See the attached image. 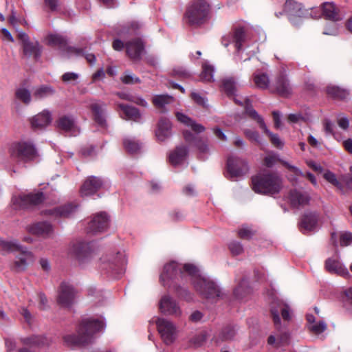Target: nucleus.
<instances>
[{"mask_svg": "<svg viewBox=\"0 0 352 352\" xmlns=\"http://www.w3.org/2000/svg\"><path fill=\"white\" fill-rule=\"evenodd\" d=\"M198 272V269L192 264L182 265L170 262L164 266L161 278L164 280L166 278H174L177 274L182 276L187 274L195 278V287L204 297L212 300L221 297L223 294L217 285L213 281L200 277Z\"/></svg>", "mask_w": 352, "mask_h": 352, "instance_id": "f257e3e1", "label": "nucleus"}, {"mask_svg": "<svg viewBox=\"0 0 352 352\" xmlns=\"http://www.w3.org/2000/svg\"><path fill=\"white\" fill-rule=\"evenodd\" d=\"M104 327L102 321L95 319H85L80 324L77 334L67 335L64 337V341L69 346L82 345L90 343L94 333L101 330Z\"/></svg>", "mask_w": 352, "mask_h": 352, "instance_id": "f03ea898", "label": "nucleus"}, {"mask_svg": "<svg viewBox=\"0 0 352 352\" xmlns=\"http://www.w3.org/2000/svg\"><path fill=\"white\" fill-rule=\"evenodd\" d=\"M282 187V179L276 173H260L252 178V188L256 193L272 195Z\"/></svg>", "mask_w": 352, "mask_h": 352, "instance_id": "7ed1b4c3", "label": "nucleus"}, {"mask_svg": "<svg viewBox=\"0 0 352 352\" xmlns=\"http://www.w3.org/2000/svg\"><path fill=\"white\" fill-rule=\"evenodd\" d=\"M210 14V6L206 0H194L187 7L185 19L190 25L205 23Z\"/></svg>", "mask_w": 352, "mask_h": 352, "instance_id": "20e7f679", "label": "nucleus"}, {"mask_svg": "<svg viewBox=\"0 0 352 352\" xmlns=\"http://www.w3.org/2000/svg\"><path fill=\"white\" fill-rule=\"evenodd\" d=\"M0 251L19 252L14 261V267L18 271L23 270L34 260L32 253L16 241H7L0 239Z\"/></svg>", "mask_w": 352, "mask_h": 352, "instance_id": "39448f33", "label": "nucleus"}, {"mask_svg": "<svg viewBox=\"0 0 352 352\" xmlns=\"http://www.w3.org/2000/svg\"><path fill=\"white\" fill-rule=\"evenodd\" d=\"M9 153L12 158L24 163L32 162L38 157L34 144L26 141L13 143L9 148Z\"/></svg>", "mask_w": 352, "mask_h": 352, "instance_id": "423d86ee", "label": "nucleus"}, {"mask_svg": "<svg viewBox=\"0 0 352 352\" xmlns=\"http://www.w3.org/2000/svg\"><path fill=\"white\" fill-rule=\"evenodd\" d=\"M44 199L43 192L30 193L28 195H14L11 204L14 210L26 209L41 204Z\"/></svg>", "mask_w": 352, "mask_h": 352, "instance_id": "0eeeda50", "label": "nucleus"}, {"mask_svg": "<svg viewBox=\"0 0 352 352\" xmlns=\"http://www.w3.org/2000/svg\"><path fill=\"white\" fill-rule=\"evenodd\" d=\"M155 323L164 342L166 344H172L176 337V328L173 323L164 318H157Z\"/></svg>", "mask_w": 352, "mask_h": 352, "instance_id": "6e6552de", "label": "nucleus"}, {"mask_svg": "<svg viewBox=\"0 0 352 352\" xmlns=\"http://www.w3.org/2000/svg\"><path fill=\"white\" fill-rule=\"evenodd\" d=\"M71 254L75 257L80 265L89 263L93 257L90 245L85 242H77L73 244Z\"/></svg>", "mask_w": 352, "mask_h": 352, "instance_id": "1a4fd4ad", "label": "nucleus"}, {"mask_svg": "<svg viewBox=\"0 0 352 352\" xmlns=\"http://www.w3.org/2000/svg\"><path fill=\"white\" fill-rule=\"evenodd\" d=\"M247 113L250 117L256 120L259 124L261 129L263 130V132L268 135L270 138L271 143L278 148H282L284 146L283 142L280 139V138L276 134H274L270 132L267 126L265 125L263 119L258 114V113L253 109H247Z\"/></svg>", "mask_w": 352, "mask_h": 352, "instance_id": "9d476101", "label": "nucleus"}, {"mask_svg": "<svg viewBox=\"0 0 352 352\" xmlns=\"http://www.w3.org/2000/svg\"><path fill=\"white\" fill-rule=\"evenodd\" d=\"M75 291L69 284L62 283L58 290V303L64 307H70L74 302Z\"/></svg>", "mask_w": 352, "mask_h": 352, "instance_id": "9b49d317", "label": "nucleus"}, {"mask_svg": "<svg viewBox=\"0 0 352 352\" xmlns=\"http://www.w3.org/2000/svg\"><path fill=\"white\" fill-rule=\"evenodd\" d=\"M245 40V34L244 30L243 28H236L232 33L223 36L221 43L226 47H227L230 43H234L235 47L239 51L241 50Z\"/></svg>", "mask_w": 352, "mask_h": 352, "instance_id": "f8f14e48", "label": "nucleus"}, {"mask_svg": "<svg viewBox=\"0 0 352 352\" xmlns=\"http://www.w3.org/2000/svg\"><path fill=\"white\" fill-rule=\"evenodd\" d=\"M109 217L103 212L94 215L87 227L89 232H100L106 230L109 226Z\"/></svg>", "mask_w": 352, "mask_h": 352, "instance_id": "ddd939ff", "label": "nucleus"}, {"mask_svg": "<svg viewBox=\"0 0 352 352\" xmlns=\"http://www.w3.org/2000/svg\"><path fill=\"white\" fill-rule=\"evenodd\" d=\"M160 309L164 314L179 317L182 315L180 307L177 302L169 296H164L160 302Z\"/></svg>", "mask_w": 352, "mask_h": 352, "instance_id": "4468645a", "label": "nucleus"}, {"mask_svg": "<svg viewBox=\"0 0 352 352\" xmlns=\"http://www.w3.org/2000/svg\"><path fill=\"white\" fill-rule=\"evenodd\" d=\"M228 171L231 177H238L245 174L248 170L246 162L230 157L227 162Z\"/></svg>", "mask_w": 352, "mask_h": 352, "instance_id": "2eb2a0df", "label": "nucleus"}, {"mask_svg": "<svg viewBox=\"0 0 352 352\" xmlns=\"http://www.w3.org/2000/svg\"><path fill=\"white\" fill-rule=\"evenodd\" d=\"M223 89L226 94L228 96H233L234 98V102L236 104H239L242 106H245V111L247 112V109H252L250 106V100L248 98H243V100H239L235 98V92L236 91V85L234 79L232 77H228L223 80Z\"/></svg>", "mask_w": 352, "mask_h": 352, "instance_id": "dca6fc26", "label": "nucleus"}, {"mask_svg": "<svg viewBox=\"0 0 352 352\" xmlns=\"http://www.w3.org/2000/svg\"><path fill=\"white\" fill-rule=\"evenodd\" d=\"M103 182L99 177L94 176L89 177L82 184L80 188V193L82 196L91 195L96 193L102 186Z\"/></svg>", "mask_w": 352, "mask_h": 352, "instance_id": "f3484780", "label": "nucleus"}, {"mask_svg": "<svg viewBox=\"0 0 352 352\" xmlns=\"http://www.w3.org/2000/svg\"><path fill=\"white\" fill-rule=\"evenodd\" d=\"M172 124L169 119L161 117L157 124L155 135L160 142H164L171 135Z\"/></svg>", "mask_w": 352, "mask_h": 352, "instance_id": "a211bd4d", "label": "nucleus"}, {"mask_svg": "<svg viewBox=\"0 0 352 352\" xmlns=\"http://www.w3.org/2000/svg\"><path fill=\"white\" fill-rule=\"evenodd\" d=\"M128 56L133 60H138L144 51V43L141 38L132 39L125 44Z\"/></svg>", "mask_w": 352, "mask_h": 352, "instance_id": "6ab92c4d", "label": "nucleus"}, {"mask_svg": "<svg viewBox=\"0 0 352 352\" xmlns=\"http://www.w3.org/2000/svg\"><path fill=\"white\" fill-rule=\"evenodd\" d=\"M278 162H280L283 166L287 168L292 173H294L296 175H302V171L299 168L291 165L286 161L279 159L278 155L272 152L268 153L265 156L263 160V164L267 167H272Z\"/></svg>", "mask_w": 352, "mask_h": 352, "instance_id": "aec40b11", "label": "nucleus"}, {"mask_svg": "<svg viewBox=\"0 0 352 352\" xmlns=\"http://www.w3.org/2000/svg\"><path fill=\"white\" fill-rule=\"evenodd\" d=\"M280 312L281 313V316L284 320H289L290 319L289 307L282 302H276L271 308V314L275 325L280 324Z\"/></svg>", "mask_w": 352, "mask_h": 352, "instance_id": "412c9836", "label": "nucleus"}, {"mask_svg": "<svg viewBox=\"0 0 352 352\" xmlns=\"http://www.w3.org/2000/svg\"><path fill=\"white\" fill-rule=\"evenodd\" d=\"M106 104L102 102L93 101L90 103L89 108L91 109L94 121L99 125L104 126L106 120L104 117V109Z\"/></svg>", "mask_w": 352, "mask_h": 352, "instance_id": "4be33fe9", "label": "nucleus"}, {"mask_svg": "<svg viewBox=\"0 0 352 352\" xmlns=\"http://www.w3.org/2000/svg\"><path fill=\"white\" fill-rule=\"evenodd\" d=\"M51 121L50 113L47 110H44L41 113L33 116L30 119V124L33 129L38 130L46 127Z\"/></svg>", "mask_w": 352, "mask_h": 352, "instance_id": "5701e85b", "label": "nucleus"}, {"mask_svg": "<svg viewBox=\"0 0 352 352\" xmlns=\"http://www.w3.org/2000/svg\"><path fill=\"white\" fill-rule=\"evenodd\" d=\"M276 93L283 97H288L292 94V87L286 76L281 74L277 77L275 84Z\"/></svg>", "mask_w": 352, "mask_h": 352, "instance_id": "b1692460", "label": "nucleus"}, {"mask_svg": "<svg viewBox=\"0 0 352 352\" xmlns=\"http://www.w3.org/2000/svg\"><path fill=\"white\" fill-rule=\"evenodd\" d=\"M323 16L327 19L338 21L342 19L339 8L333 2H324L322 4Z\"/></svg>", "mask_w": 352, "mask_h": 352, "instance_id": "393cba45", "label": "nucleus"}, {"mask_svg": "<svg viewBox=\"0 0 352 352\" xmlns=\"http://www.w3.org/2000/svg\"><path fill=\"white\" fill-rule=\"evenodd\" d=\"M28 230L32 234L47 237L52 234V227L47 222H38L30 226Z\"/></svg>", "mask_w": 352, "mask_h": 352, "instance_id": "a878e982", "label": "nucleus"}, {"mask_svg": "<svg viewBox=\"0 0 352 352\" xmlns=\"http://www.w3.org/2000/svg\"><path fill=\"white\" fill-rule=\"evenodd\" d=\"M188 152V150L186 146L183 145L177 146L175 150L169 153L168 160L170 164L173 166L180 164L186 159Z\"/></svg>", "mask_w": 352, "mask_h": 352, "instance_id": "bb28decb", "label": "nucleus"}, {"mask_svg": "<svg viewBox=\"0 0 352 352\" xmlns=\"http://www.w3.org/2000/svg\"><path fill=\"white\" fill-rule=\"evenodd\" d=\"M236 334V329L233 326H226L223 327L219 333L216 335L212 341L216 344H219L223 342L232 340Z\"/></svg>", "mask_w": 352, "mask_h": 352, "instance_id": "cd10ccee", "label": "nucleus"}, {"mask_svg": "<svg viewBox=\"0 0 352 352\" xmlns=\"http://www.w3.org/2000/svg\"><path fill=\"white\" fill-rule=\"evenodd\" d=\"M307 320L309 331L314 335H319L327 329L326 322L323 320L316 321L312 314L307 315Z\"/></svg>", "mask_w": 352, "mask_h": 352, "instance_id": "c85d7f7f", "label": "nucleus"}, {"mask_svg": "<svg viewBox=\"0 0 352 352\" xmlns=\"http://www.w3.org/2000/svg\"><path fill=\"white\" fill-rule=\"evenodd\" d=\"M173 102V98L168 94L155 95L152 98V103L160 113H165L166 106Z\"/></svg>", "mask_w": 352, "mask_h": 352, "instance_id": "c756f323", "label": "nucleus"}, {"mask_svg": "<svg viewBox=\"0 0 352 352\" xmlns=\"http://www.w3.org/2000/svg\"><path fill=\"white\" fill-rule=\"evenodd\" d=\"M118 107L122 111L124 114V117H122L125 120H133L136 122H140L142 120V115L138 109L123 104H118Z\"/></svg>", "mask_w": 352, "mask_h": 352, "instance_id": "7c9ffc66", "label": "nucleus"}, {"mask_svg": "<svg viewBox=\"0 0 352 352\" xmlns=\"http://www.w3.org/2000/svg\"><path fill=\"white\" fill-rule=\"evenodd\" d=\"M325 267L327 271L334 273L342 276H347L349 273L338 260L328 258L325 262Z\"/></svg>", "mask_w": 352, "mask_h": 352, "instance_id": "2f4dec72", "label": "nucleus"}, {"mask_svg": "<svg viewBox=\"0 0 352 352\" xmlns=\"http://www.w3.org/2000/svg\"><path fill=\"white\" fill-rule=\"evenodd\" d=\"M175 116L179 122L183 123L187 126H190L192 130L197 133H202L206 129L203 125L197 123L195 121L182 113L177 112L175 113Z\"/></svg>", "mask_w": 352, "mask_h": 352, "instance_id": "473e14b6", "label": "nucleus"}, {"mask_svg": "<svg viewBox=\"0 0 352 352\" xmlns=\"http://www.w3.org/2000/svg\"><path fill=\"white\" fill-rule=\"evenodd\" d=\"M289 199L292 206L299 207L308 204L309 197L297 190H292L290 192Z\"/></svg>", "mask_w": 352, "mask_h": 352, "instance_id": "72a5a7b5", "label": "nucleus"}, {"mask_svg": "<svg viewBox=\"0 0 352 352\" xmlns=\"http://www.w3.org/2000/svg\"><path fill=\"white\" fill-rule=\"evenodd\" d=\"M23 342L25 344L41 347L50 345L52 340L43 336H32L23 338Z\"/></svg>", "mask_w": 352, "mask_h": 352, "instance_id": "f704fd0d", "label": "nucleus"}, {"mask_svg": "<svg viewBox=\"0 0 352 352\" xmlns=\"http://www.w3.org/2000/svg\"><path fill=\"white\" fill-rule=\"evenodd\" d=\"M77 206L69 204L50 211L51 215L56 217H68L76 211Z\"/></svg>", "mask_w": 352, "mask_h": 352, "instance_id": "c9c22d12", "label": "nucleus"}, {"mask_svg": "<svg viewBox=\"0 0 352 352\" xmlns=\"http://www.w3.org/2000/svg\"><path fill=\"white\" fill-rule=\"evenodd\" d=\"M318 216L314 212L305 213L300 222V227L305 230H311L316 225Z\"/></svg>", "mask_w": 352, "mask_h": 352, "instance_id": "e433bc0d", "label": "nucleus"}, {"mask_svg": "<svg viewBox=\"0 0 352 352\" xmlns=\"http://www.w3.org/2000/svg\"><path fill=\"white\" fill-rule=\"evenodd\" d=\"M23 53L27 56L37 58L41 54V47L38 42H28L23 45Z\"/></svg>", "mask_w": 352, "mask_h": 352, "instance_id": "4c0bfd02", "label": "nucleus"}, {"mask_svg": "<svg viewBox=\"0 0 352 352\" xmlns=\"http://www.w3.org/2000/svg\"><path fill=\"white\" fill-rule=\"evenodd\" d=\"M289 20L293 21L294 17H309V10L305 9L300 3H295L289 12Z\"/></svg>", "mask_w": 352, "mask_h": 352, "instance_id": "58836bf2", "label": "nucleus"}, {"mask_svg": "<svg viewBox=\"0 0 352 352\" xmlns=\"http://www.w3.org/2000/svg\"><path fill=\"white\" fill-rule=\"evenodd\" d=\"M253 81L258 88L262 89H267L270 85L269 76L263 72H256L253 76Z\"/></svg>", "mask_w": 352, "mask_h": 352, "instance_id": "ea45409f", "label": "nucleus"}, {"mask_svg": "<svg viewBox=\"0 0 352 352\" xmlns=\"http://www.w3.org/2000/svg\"><path fill=\"white\" fill-rule=\"evenodd\" d=\"M327 94L336 99L343 100L349 96V91L339 87L330 85L327 87Z\"/></svg>", "mask_w": 352, "mask_h": 352, "instance_id": "a19ab883", "label": "nucleus"}, {"mask_svg": "<svg viewBox=\"0 0 352 352\" xmlns=\"http://www.w3.org/2000/svg\"><path fill=\"white\" fill-rule=\"evenodd\" d=\"M289 334L287 333H281L278 335L277 338L271 335L267 339V343L270 345H274L276 347L287 344L289 342Z\"/></svg>", "mask_w": 352, "mask_h": 352, "instance_id": "79ce46f5", "label": "nucleus"}, {"mask_svg": "<svg viewBox=\"0 0 352 352\" xmlns=\"http://www.w3.org/2000/svg\"><path fill=\"white\" fill-rule=\"evenodd\" d=\"M57 125L59 129L69 131L74 127V120L71 116H63L58 120Z\"/></svg>", "mask_w": 352, "mask_h": 352, "instance_id": "37998d69", "label": "nucleus"}, {"mask_svg": "<svg viewBox=\"0 0 352 352\" xmlns=\"http://www.w3.org/2000/svg\"><path fill=\"white\" fill-rule=\"evenodd\" d=\"M123 145L124 149L129 153H137L141 149V144L133 138H125Z\"/></svg>", "mask_w": 352, "mask_h": 352, "instance_id": "c03bdc74", "label": "nucleus"}, {"mask_svg": "<svg viewBox=\"0 0 352 352\" xmlns=\"http://www.w3.org/2000/svg\"><path fill=\"white\" fill-rule=\"evenodd\" d=\"M54 92L50 87L41 86L34 90L33 96L36 99H41L53 94Z\"/></svg>", "mask_w": 352, "mask_h": 352, "instance_id": "a18cd8bd", "label": "nucleus"}, {"mask_svg": "<svg viewBox=\"0 0 352 352\" xmlns=\"http://www.w3.org/2000/svg\"><path fill=\"white\" fill-rule=\"evenodd\" d=\"M47 41L50 45H56L60 47H63L67 44L66 39L63 36L58 34L50 35L47 38Z\"/></svg>", "mask_w": 352, "mask_h": 352, "instance_id": "49530a36", "label": "nucleus"}, {"mask_svg": "<svg viewBox=\"0 0 352 352\" xmlns=\"http://www.w3.org/2000/svg\"><path fill=\"white\" fill-rule=\"evenodd\" d=\"M121 80L123 83L127 85L137 84L141 82L140 79L135 76L133 74L126 72L121 77Z\"/></svg>", "mask_w": 352, "mask_h": 352, "instance_id": "de8ad7c7", "label": "nucleus"}, {"mask_svg": "<svg viewBox=\"0 0 352 352\" xmlns=\"http://www.w3.org/2000/svg\"><path fill=\"white\" fill-rule=\"evenodd\" d=\"M16 97L25 104H28L31 100L30 91L24 88H20L16 90Z\"/></svg>", "mask_w": 352, "mask_h": 352, "instance_id": "09e8293b", "label": "nucleus"}, {"mask_svg": "<svg viewBox=\"0 0 352 352\" xmlns=\"http://www.w3.org/2000/svg\"><path fill=\"white\" fill-rule=\"evenodd\" d=\"M203 71L201 74V78L207 82H210L212 79L213 68L212 66L204 64L202 66Z\"/></svg>", "mask_w": 352, "mask_h": 352, "instance_id": "8fccbe9b", "label": "nucleus"}, {"mask_svg": "<svg viewBox=\"0 0 352 352\" xmlns=\"http://www.w3.org/2000/svg\"><path fill=\"white\" fill-rule=\"evenodd\" d=\"M208 336H209V333L208 331H203L200 332L199 334L196 335L192 339V343L195 346H201L206 341Z\"/></svg>", "mask_w": 352, "mask_h": 352, "instance_id": "3c124183", "label": "nucleus"}, {"mask_svg": "<svg viewBox=\"0 0 352 352\" xmlns=\"http://www.w3.org/2000/svg\"><path fill=\"white\" fill-rule=\"evenodd\" d=\"M195 146L200 153L206 154L209 152V146L206 140L199 138L195 142Z\"/></svg>", "mask_w": 352, "mask_h": 352, "instance_id": "603ef678", "label": "nucleus"}, {"mask_svg": "<svg viewBox=\"0 0 352 352\" xmlns=\"http://www.w3.org/2000/svg\"><path fill=\"white\" fill-rule=\"evenodd\" d=\"M324 178L331 183L332 185L337 188H341L342 185L340 182L337 179L336 176L334 173L330 171H327L324 174Z\"/></svg>", "mask_w": 352, "mask_h": 352, "instance_id": "864d4df0", "label": "nucleus"}, {"mask_svg": "<svg viewBox=\"0 0 352 352\" xmlns=\"http://www.w3.org/2000/svg\"><path fill=\"white\" fill-rule=\"evenodd\" d=\"M106 261L111 262L115 266L122 265L125 263L124 255L121 253H118L117 256L113 257L111 260L103 258L102 262Z\"/></svg>", "mask_w": 352, "mask_h": 352, "instance_id": "5fc2aeb1", "label": "nucleus"}, {"mask_svg": "<svg viewBox=\"0 0 352 352\" xmlns=\"http://www.w3.org/2000/svg\"><path fill=\"white\" fill-rule=\"evenodd\" d=\"M246 285L247 282L245 280H243L242 282L237 286L234 290V294L237 298H242L244 294L246 292Z\"/></svg>", "mask_w": 352, "mask_h": 352, "instance_id": "6e6d98bb", "label": "nucleus"}, {"mask_svg": "<svg viewBox=\"0 0 352 352\" xmlns=\"http://www.w3.org/2000/svg\"><path fill=\"white\" fill-rule=\"evenodd\" d=\"M191 98L198 105L206 107V99L199 93L195 91L192 92Z\"/></svg>", "mask_w": 352, "mask_h": 352, "instance_id": "4d7b16f0", "label": "nucleus"}, {"mask_svg": "<svg viewBox=\"0 0 352 352\" xmlns=\"http://www.w3.org/2000/svg\"><path fill=\"white\" fill-rule=\"evenodd\" d=\"M230 250L233 255H239L243 251V247L239 242H232L229 245Z\"/></svg>", "mask_w": 352, "mask_h": 352, "instance_id": "13d9d810", "label": "nucleus"}, {"mask_svg": "<svg viewBox=\"0 0 352 352\" xmlns=\"http://www.w3.org/2000/svg\"><path fill=\"white\" fill-rule=\"evenodd\" d=\"M245 136L251 141H254L258 144L260 143V136L258 132L247 129L244 131Z\"/></svg>", "mask_w": 352, "mask_h": 352, "instance_id": "bf43d9fd", "label": "nucleus"}, {"mask_svg": "<svg viewBox=\"0 0 352 352\" xmlns=\"http://www.w3.org/2000/svg\"><path fill=\"white\" fill-rule=\"evenodd\" d=\"M342 301L346 305H352V287L344 291Z\"/></svg>", "mask_w": 352, "mask_h": 352, "instance_id": "052dcab7", "label": "nucleus"}, {"mask_svg": "<svg viewBox=\"0 0 352 352\" xmlns=\"http://www.w3.org/2000/svg\"><path fill=\"white\" fill-rule=\"evenodd\" d=\"M352 242V234L345 232L340 235V245L342 246H347Z\"/></svg>", "mask_w": 352, "mask_h": 352, "instance_id": "680f3d73", "label": "nucleus"}, {"mask_svg": "<svg viewBox=\"0 0 352 352\" xmlns=\"http://www.w3.org/2000/svg\"><path fill=\"white\" fill-rule=\"evenodd\" d=\"M309 17L314 19H318L323 16L322 8L321 7H314L309 8Z\"/></svg>", "mask_w": 352, "mask_h": 352, "instance_id": "e2e57ef3", "label": "nucleus"}, {"mask_svg": "<svg viewBox=\"0 0 352 352\" xmlns=\"http://www.w3.org/2000/svg\"><path fill=\"white\" fill-rule=\"evenodd\" d=\"M78 78V75L74 72H67L62 76V80L65 82L75 81Z\"/></svg>", "mask_w": 352, "mask_h": 352, "instance_id": "0e129e2a", "label": "nucleus"}, {"mask_svg": "<svg viewBox=\"0 0 352 352\" xmlns=\"http://www.w3.org/2000/svg\"><path fill=\"white\" fill-rule=\"evenodd\" d=\"M239 236L243 239H248L253 235L252 232L246 228L239 229L238 232Z\"/></svg>", "mask_w": 352, "mask_h": 352, "instance_id": "69168bd1", "label": "nucleus"}, {"mask_svg": "<svg viewBox=\"0 0 352 352\" xmlns=\"http://www.w3.org/2000/svg\"><path fill=\"white\" fill-rule=\"evenodd\" d=\"M45 5L52 12L57 10L58 7V0H44Z\"/></svg>", "mask_w": 352, "mask_h": 352, "instance_id": "338daca9", "label": "nucleus"}, {"mask_svg": "<svg viewBox=\"0 0 352 352\" xmlns=\"http://www.w3.org/2000/svg\"><path fill=\"white\" fill-rule=\"evenodd\" d=\"M213 133H214V135L216 136V138L217 139H219V140H221V141H226L227 140L226 135L224 134V133L221 131V129L214 128Z\"/></svg>", "mask_w": 352, "mask_h": 352, "instance_id": "774afa93", "label": "nucleus"}]
</instances>
